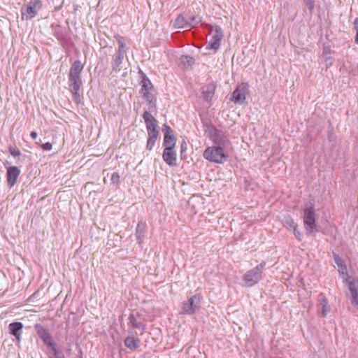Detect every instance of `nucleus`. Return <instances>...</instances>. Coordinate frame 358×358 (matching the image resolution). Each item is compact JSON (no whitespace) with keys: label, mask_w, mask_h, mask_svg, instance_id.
Listing matches in <instances>:
<instances>
[{"label":"nucleus","mask_w":358,"mask_h":358,"mask_svg":"<svg viewBox=\"0 0 358 358\" xmlns=\"http://www.w3.org/2000/svg\"><path fill=\"white\" fill-rule=\"evenodd\" d=\"M83 67L84 66L81 62L76 60L72 64L69 70V90L73 93L74 100L76 102L80 100L79 91L83 84L80 74Z\"/></svg>","instance_id":"1"},{"label":"nucleus","mask_w":358,"mask_h":358,"mask_svg":"<svg viewBox=\"0 0 358 358\" xmlns=\"http://www.w3.org/2000/svg\"><path fill=\"white\" fill-rule=\"evenodd\" d=\"M304 228L308 235H315L319 231L315 223V213L314 206L311 203H306L303 214Z\"/></svg>","instance_id":"2"},{"label":"nucleus","mask_w":358,"mask_h":358,"mask_svg":"<svg viewBox=\"0 0 358 358\" xmlns=\"http://www.w3.org/2000/svg\"><path fill=\"white\" fill-rule=\"evenodd\" d=\"M265 266V262H262L259 265L248 271L243 276L245 285L252 287L257 284L262 278V271Z\"/></svg>","instance_id":"3"},{"label":"nucleus","mask_w":358,"mask_h":358,"mask_svg":"<svg viewBox=\"0 0 358 358\" xmlns=\"http://www.w3.org/2000/svg\"><path fill=\"white\" fill-rule=\"evenodd\" d=\"M205 159L217 164H222L226 159V155L220 146H212L207 148L204 152Z\"/></svg>","instance_id":"4"},{"label":"nucleus","mask_w":358,"mask_h":358,"mask_svg":"<svg viewBox=\"0 0 358 358\" xmlns=\"http://www.w3.org/2000/svg\"><path fill=\"white\" fill-rule=\"evenodd\" d=\"M202 296L200 294H196L184 301L181 306V313L186 315H192L196 313L201 304Z\"/></svg>","instance_id":"5"},{"label":"nucleus","mask_w":358,"mask_h":358,"mask_svg":"<svg viewBox=\"0 0 358 358\" xmlns=\"http://www.w3.org/2000/svg\"><path fill=\"white\" fill-rule=\"evenodd\" d=\"M211 34L213 36L206 45V49L217 51L220 48V43L223 38L222 29L218 26H215L214 28H212Z\"/></svg>","instance_id":"6"},{"label":"nucleus","mask_w":358,"mask_h":358,"mask_svg":"<svg viewBox=\"0 0 358 358\" xmlns=\"http://www.w3.org/2000/svg\"><path fill=\"white\" fill-rule=\"evenodd\" d=\"M346 282L350 290L351 303L358 309V279L348 276Z\"/></svg>","instance_id":"7"},{"label":"nucleus","mask_w":358,"mask_h":358,"mask_svg":"<svg viewBox=\"0 0 358 358\" xmlns=\"http://www.w3.org/2000/svg\"><path fill=\"white\" fill-rule=\"evenodd\" d=\"M210 137L214 143L220 147L224 146L229 141L227 134L215 128H212L210 130Z\"/></svg>","instance_id":"8"},{"label":"nucleus","mask_w":358,"mask_h":358,"mask_svg":"<svg viewBox=\"0 0 358 358\" xmlns=\"http://www.w3.org/2000/svg\"><path fill=\"white\" fill-rule=\"evenodd\" d=\"M41 1L36 0L33 3H29L25 8H23L22 10V16H25L27 20L32 19L41 8Z\"/></svg>","instance_id":"9"},{"label":"nucleus","mask_w":358,"mask_h":358,"mask_svg":"<svg viewBox=\"0 0 358 358\" xmlns=\"http://www.w3.org/2000/svg\"><path fill=\"white\" fill-rule=\"evenodd\" d=\"M143 117L146 124L148 135H151L152 134H159L157 120L148 111H145Z\"/></svg>","instance_id":"10"},{"label":"nucleus","mask_w":358,"mask_h":358,"mask_svg":"<svg viewBox=\"0 0 358 358\" xmlns=\"http://www.w3.org/2000/svg\"><path fill=\"white\" fill-rule=\"evenodd\" d=\"M162 131L164 132V145L166 147H175L176 138L172 129L166 124L163 125Z\"/></svg>","instance_id":"11"},{"label":"nucleus","mask_w":358,"mask_h":358,"mask_svg":"<svg viewBox=\"0 0 358 358\" xmlns=\"http://www.w3.org/2000/svg\"><path fill=\"white\" fill-rule=\"evenodd\" d=\"M174 147H166L163 152V159L169 166L176 165V154L173 151Z\"/></svg>","instance_id":"12"},{"label":"nucleus","mask_w":358,"mask_h":358,"mask_svg":"<svg viewBox=\"0 0 358 358\" xmlns=\"http://www.w3.org/2000/svg\"><path fill=\"white\" fill-rule=\"evenodd\" d=\"M35 329L36 330L41 338L43 340V341L48 347L54 343L50 334L42 325L36 324L35 326Z\"/></svg>","instance_id":"13"},{"label":"nucleus","mask_w":358,"mask_h":358,"mask_svg":"<svg viewBox=\"0 0 358 358\" xmlns=\"http://www.w3.org/2000/svg\"><path fill=\"white\" fill-rule=\"evenodd\" d=\"M232 97L236 103L243 104L246 98V88L242 85L238 86L234 91Z\"/></svg>","instance_id":"14"},{"label":"nucleus","mask_w":358,"mask_h":358,"mask_svg":"<svg viewBox=\"0 0 358 358\" xmlns=\"http://www.w3.org/2000/svg\"><path fill=\"white\" fill-rule=\"evenodd\" d=\"M20 174V170L17 166H10L7 169V181L10 187H13Z\"/></svg>","instance_id":"15"},{"label":"nucleus","mask_w":358,"mask_h":358,"mask_svg":"<svg viewBox=\"0 0 358 358\" xmlns=\"http://www.w3.org/2000/svg\"><path fill=\"white\" fill-rule=\"evenodd\" d=\"M318 301L321 315L322 317H326L330 312V306L328 305V301L324 294H320Z\"/></svg>","instance_id":"16"},{"label":"nucleus","mask_w":358,"mask_h":358,"mask_svg":"<svg viewBox=\"0 0 358 358\" xmlns=\"http://www.w3.org/2000/svg\"><path fill=\"white\" fill-rule=\"evenodd\" d=\"M128 325L129 327L138 329L141 331L140 334L143 335L145 330V325L141 322H138L134 315H130L129 317Z\"/></svg>","instance_id":"17"},{"label":"nucleus","mask_w":358,"mask_h":358,"mask_svg":"<svg viewBox=\"0 0 358 358\" xmlns=\"http://www.w3.org/2000/svg\"><path fill=\"white\" fill-rule=\"evenodd\" d=\"M130 335L124 340L125 345L130 350H134L139 346L140 339L137 336H134L132 332H129Z\"/></svg>","instance_id":"18"},{"label":"nucleus","mask_w":358,"mask_h":358,"mask_svg":"<svg viewBox=\"0 0 358 358\" xmlns=\"http://www.w3.org/2000/svg\"><path fill=\"white\" fill-rule=\"evenodd\" d=\"M22 328L23 324L20 322H13L8 325L10 333L13 335L17 340H20V331Z\"/></svg>","instance_id":"19"},{"label":"nucleus","mask_w":358,"mask_h":358,"mask_svg":"<svg viewBox=\"0 0 358 358\" xmlns=\"http://www.w3.org/2000/svg\"><path fill=\"white\" fill-rule=\"evenodd\" d=\"M125 55L117 54L113 56V61L111 62V66L113 71L119 72L121 70V64H122L123 59Z\"/></svg>","instance_id":"20"},{"label":"nucleus","mask_w":358,"mask_h":358,"mask_svg":"<svg viewBox=\"0 0 358 358\" xmlns=\"http://www.w3.org/2000/svg\"><path fill=\"white\" fill-rule=\"evenodd\" d=\"M146 224L143 222H139L136 229V236L138 244H141L143 241L144 234L145 231Z\"/></svg>","instance_id":"21"},{"label":"nucleus","mask_w":358,"mask_h":358,"mask_svg":"<svg viewBox=\"0 0 358 358\" xmlns=\"http://www.w3.org/2000/svg\"><path fill=\"white\" fill-rule=\"evenodd\" d=\"M143 97L148 102V109L150 110L156 109V99L151 91L143 92Z\"/></svg>","instance_id":"22"},{"label":"nucleus","mask_w":358,"mask_h":358,"mask_svg":"<svg viewBox=\"0 0 358 358\" xmlns=\"http://www.w3.org/2000/svg\"><path fill=\"white\" fill-rule=\"evenodd\" d=\"M187 22V15H180L174 21L173 27L177 29L188 28Z\"/></svg>","instance_id":"23"},{"label":"nucleus","mask_w":358,"mask_h":358,"mask_svg":"<svg viewBox=\"0 0 358 358\" xmlns=\"http://www.w3.org/2000/svg\"><path fill=\"white\" fill-rule=\"evenodd\" d=\"M202 94L206 101L210 100L215 94V86L213 85H208L203 87Z\"/></svg>","instance_id":"24"},{"label":"nucleus","mask_w":358,"mask_h":358,"mask_svg":"<svg viewBox=\"0 0 358 358\" xmlns=\"http://www.w3.org/2000/svg\"><path fill=\"white\" fill-rule=\"evenodd\" d=\"M115 38L118 43V49L117 51V54L125 55L127 52V48L126 47L123 37L120 36H115Z\"/></svg>","instance_id":"25"},{"label":"nucleus","mask_w":358,"mask_h":358,"mask_svg":"<svg viewBox=\"0 0 358 358\" xmlns=\"http://www.w3.org/2000/svg\"><path fill=\"white\" fill-rule=\"evenodd\" d=\"M180 61L181 64H182L185 66H191L194 64V59L188 55H182L180 58Z\"/></svg>","instance_id":"26"},{"label":"nucleus","mask_w":358,"mask_h":358,"mask_svg":"<svg viewBox=\"0 0 358 358\" xmlns=\"http://www.w3.org/2000/svg\"><path fill=\"white\" fill-rule=\"evenodd\" d=\"M158 134H152L151 135H148V139L147 142L146 148L148 150H151L155 144L156 140L157 138Z\"/></svg>","instance_id":"27"},{"label":"nucleus","mask_w":358,"mask_h":358,"mask_svg":"<svg viewBox=\"0 0 358 358\" xmlns=\"http://www.w3.org/2000/svg\"><path fill=\"white\" fill-rule=\"evenodd\" d=\"M283 224L286 228L290 230H292L293 229L296 228V227H297V224L291 217H286L283 220Z\"/></svg>","instance_id":"28"},{"label":"nucleus","mask_w":358,"mask_h":358,"mask_svg":"<svg viewBox=\"0 0 358 358\" xmlns=\"http://www.w3.org/2000/svg\"><path fill=\"white\" fill-rule=\"evenodd\" d=\"M187 27L188 28L194 27L195 24H198L201 22V19L196 16H189L187 15Z\"/></svg>","instance_id":"29"},{"label":"nucleus","mask_w":358,"mask_h":358,"mask_svg":"<svg viewBox=\"0 0 358 358\" xmlns=\"http://www.w3.org/2000/svg\"><path fill=\"white\" fill-rule=\"evenodd\" d=\"M152 90V84L148 79H143L142 80V92H148Z\"/></svg>","instance_id":"30"},{"label":"nucleus","mask_w":358,"mask_h":358,"mask_svg":"<svg viewBox=\"0 0 358 358\" xmlns=\"http://www.w3.org/2000/svg\"><path fill=\"white\" fill-rule=\"evenodd\" d=\"M111 181L114 185H118L120 182V176L118 173L114 172L111 176Z\"/></svg>","instance_id":"31"},{"label":"nucleus","mask_w":358,"mask_h":358,"mask_svg":"<svg viewBox=\"0 0 358 358\" xmlns=\"http://www.w3.org/2000/svg\"><path fill=\"white\" fill-rule=\"evenodd\" d=\"M10 152L14 157H17L21 155V152L18 148H10Z\"/></svg>","instance_id":"32"},{"label":"nucleus","mask_w":358,"mask_h":358,"mask_svg":"<svg viewBox=\"0 0 358 358\" xmlns=\"http://www.w3.org/2000/svg\"><path fill=\"white\" fill-rule=\"evenodd\" d=\"M305 3L310 10H313L315 6L313 0H305Z\"/></svg>","instance_id":"33"},{"label":"nucleus","mask_w":358,"mask_h":358,"mask_svg":"<svg viewBox=\"0 0 358 358\" xmlns=\"http://www.w3.org/2000/svg\"><path fill=\"white\" fill-rule=\"evenodd\" d=\"M292 230H293V231H294V234L295 237H296L298 240L301 241V238H302V234H301V232L297 229V227H296V228L293 229Z\"/></svg>","instance_id":"34"},{"label":"nucleus","mask_w":358,"mask_h":358,"mask_svg":"<svg viewBox=\"0 0 358 358\" xmlns=\"http://www.w3.org/2000/svg\"><path fill=\"white\" fill-rule=\"evenodd\" d=\"M42 148L45 150H50L52 149V144L49 142L42 144Z\"/></svg>","instance_id":"35"},{"label":"nucleus","mask_w":358,"mask_h":358,"mask_svg":"<svg viewBox=\"0 0 358 358\" xmlns=\"http://www.w3.org/2000/svg\"><path fill=\"white\" fill-rule=\"evenodd\" d=\"M354 27L356 30V32L358 31V18H356L354 21Z\"/></svg>","instance_id":"36"},{"label":"nucleus","mask_w":358,"mask_h":358,"mask_svg":"<svg viewBox=\"0 0 358 358\" xmlns=\"http://www.w3.org/2000/svg\"><path fill=\"white\" fill-rule=\"evenodd\" d=\"M335 262L338 264V266H341V259L338 256L335 257Z\"/></svg>","instance_id":"37"},{"label":"nucleus","mask_w":358,"mask_h":358,"mask_svg":"<svg viewBox=\"0 0 358 358\" xmlns=\"http://www.w3.org/2000/svg\"><path fill=\"white\" fill-rule=\"evenodd\" d=\"M30 136L33 139H36L37 138L38 134L36 131H31Z\"/></svg>","instance_id":"38"},{"label":"nucleus","mask_w":358,"mask_h":358,"mask_svg":"<svg viewBox=\"0 0 358 358\" xmlns=\"http://www.w3.org/2000/svg\"><path fill=\"white\" fill-rule=\"evenodd\" d=\"M355 41L356 42L358 43V31L357 32L356 34V38H355Z\"/></svg>","instance_id":"39"},{"label":"nucleus","mask_w":358,"mask_h":358,"mask_svg":"<svg viewBox=\"0 0 358 358\" xmlns=\"http://www.w3.org/2000/svg\"><path fill=\"white\" fill-rule=\"evenodd\" d=\"M80 358H82V357H80Z\"/></svg>","instance_id":"40"}]
</instances>
